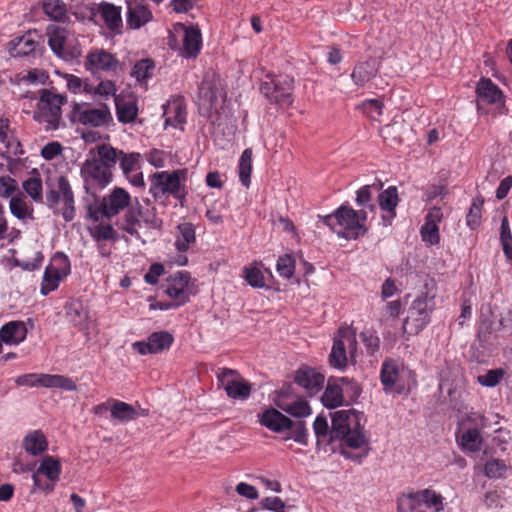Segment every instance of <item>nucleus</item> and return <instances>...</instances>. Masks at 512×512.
<instances>
[{"label": "nucleus", "instance_id": "obj_9", "mask_svg": "<svg viewBox=\"0 0 512 512\" xmlns=\"http://www.w3.org/2000/svg\"><path fill=\"white\" fill-rule=\"evenodd\" d=\"M293 80L288 77L267 76L260 85L261 93L270 103L281 108L289 107L292 102Z\"/></svg>", "mask_w": 512, "mask_h": 512}, {"label": "nucleus", "instance_id": "obj_22", "mask_svg": "<svg viewBox=\"0 0 512 512\" xmlns=\"http://www.w3.org/2000/svg\"><path fill=\"white\" fill-rule=\"evenodd\" d=\"M379 378L386 394L394 391L401 392L402 388H396L400 379V364L397 360L385 359L381 365Z\"/></svg>", "mask_w": 512, "mask_h": 512}, {"label": "nucleus", "instance_id": "obj_5", "mask_svg": "<svg viewBox=\"0 0 512 512\" xmlns=\"http://www.w3.org/2000/svg\"><path fill=\"white\" fill-rule=\"evenodd\" d=\"M46 204L52 213L71 222L76 216L75 199L71 185L65 176L58 178V189L46 192Z\"/></svg>", "mask_w": 512, "mask_h": 512}, {"label": "nucleus", "instance_id": "obj_30", "mask_svg": "<svg viewBox=\"0 0 512 512\" xmlns=\"http://www.w3.org/2000/svg\"><path fill=\"white\" fill-rule=\"evenodd\" d=\"M477 97L486 104H496L503 100L501 89L489 78L482 77L476 85Z\"/></svg>", "mask_w": 512, "mask_h": 512}, {"label": "nucleus", "instance_id": "obj_55", "mask_svg": "<svg viewBox=\"0 0 512 512\" xmlns=\"http://www.w3.org/2000/svg\"><path fill=\"white\" fill-rule=\"evenodd\" d=\"M360 338L365 346L368 355H375L380 348V338L373 330H364L360 333Z\"/></svg>", "mask_w": 512, "mask_h": 512}, {"label": "nucleus", "instance_id": "obj_63", "mask_svg": "<svg viewBox=\"0 0 512 512\" xmlns=\"http://www.w3.org/2000/svg\"><path fill=\"white\" fill-rule=\"evenodd\" d=\"M17 181L10 176L0 177V197L7 199L11 197L17 190Z\"/></svg>", "mask_w": 512, "mask_h": 512}, {"label": "nucleus", "instance_id": "obj_11", "mask_svg": "<svg viewBox=\"0 0 512 512\" xmlns=\"http://www.w3.org/2000/svg\"><path fill=\"white\" fill-rule=\"evenodd\" d=\"M277 408L296 419L302 420L312 414L308 401L295 395L291 385L282 387L274 400Z\"/></svg>", "mask_w": 512, "mask_h": 512}, {"label": "nucleus", "instance_id": "obj_10", "mask_svg": "<svg viewBox=\"0 0 512 512\" xmlns=\"http://www.w3.org/2000/svg\"><path fill=\"white\" fill-rule=\"evenodd\" d=\"M15 382L18 386L57 388L64 391L77 390V384L72 378L59 374L28 373L18 376Z\"/></svg>", "mask_w": 512, "mask_h": 512}, {"label": "nucleus", "instance_id": "obj_21", "mask_svg": "<svg viewBox=\"0 0 512 512\" xmlns=\"http://www.w3.org/2000/svg\"><path fill=\"white\" fill-rule=\"evenodd\" d=\"M359 422V414L355 410H341L332 414L331 438L341 440L349 433L352 424Z\"/></svg>", "mask_w": 512, "mask_h": 512}, {"label": "nucleus", "instance_id": "obj_52", "mask_svg": "<svg viewBox=\"0 0 512 512\" xmlns=\"http://www.w3.org/2000/svg\"><path fill=\"white\" fill-rule=\"evenodd\" d=\"M136 204L138 216L140 217L141 223L144 222L149 228L152 229H161L163 221L160 217L157 216L156 208L151 207L144 210L137 199Z\"/></svg>", "mask_w": 512, "mask_h": 512}, {"label": "nucleus", "instance_id": "obj_48", "mask_svg": "<svg viewBox=\"0 0 512 512\" xmlns=\"http://www.w3.org/2000/svg\"><path fill=\"white\" fill-rule=\"evenodd\" d=\"M337 380L342 390L343 399L346 398L349 402H355L362 391L359 383L348 377H339Z\"/></svg>", "mask_w": 512, "mask_h": 512}, {"label": "nucleus", "instance_id": "obj_47", "mask_svg": "<svg viewBox=\"0 0 512 512\" xmlns=\"http://www.w3.org/2000/svg\"><path fill=\"white\" fill-rule=\"evenodd\" d=\"M155 68L154 61L150 58L141 59L138 61L131 71V76L138 82H146L152 77Z\"/></svg>", "mask_w": 512, "mask_h": 512}, {"label": "nucleus", "instance_id": "obj_41", "mask_svg": "<svg viewBox=\"0 0 512 512\" xmlns=\"http://www.w3.org/2000/svg\"><path fill=\"white\" fill-rule=\"evenodd\" d=\"M243 277L245 281L253 288H265V277L263 273V265L258 262H254L251 265L243 268Z\"/></svg>", "mask_w": 512, "mask_h": 512}, {"label": "nucleus", "instance_id": "obj_37", "mask_svg": "<svg viewBox=\"0 0 512 512\" xmlns=\"http://www.w3.org/2000/svg\"><path fill=\"white\" fill-rule=\"evenodd\" d=\"M111 403V418L121 423H127L135 420L139 413L130 404L110 398Z\"/></svg>", "mask_w": 512, "mask_h": 512}, {"label": "nucleus", "instance_id": "obj_23", "mask_svg": "<svg viewBox=\"0 0 512 512\" xmlns=\"http://www.w3.org/2000/svg\"><path fill=\"white\" fill-rule=\"evenodd\" d=\"M36 37L35 32L29 31L24 35L13 38L7 45L9 55L16 58L32 54L39 45Z\"/></svg>", "mask_w": 512, "mask_h": 512}, {"label": "nucleus", "instance_id": "obj_19", "mask_svg": "<svg viewBox=\"0 0 512 512\" xmlns=\"http://www.w3.org/2000/svg\"><path fill=\"white\" fill-rule=\"evenodd\" d=\"M142 155L138 152L125 153L119 159L120 168L127 180L135 187H144L143 173L140 171Z\"/></svg>", "mask_w": 512, "mask_h": 512}, {"label": "nucleus", "instance_id": "obj_38", "mask_svg": "<svg viewBox=\"0 0 512 512\" xmlns=\"http://www.w3.org/2000/svg\"><path fill=\"white\" fill-rule=\"evenodd\" d=\"M101 16L106 27L114 33H119L122 27V18L120 8L110 3L100 5Z\"/></svg>", "mask_w": 512, "mask_h": 512}, {"label": "nucleus", "instance_id": "obj_36", "mask_svg": "<svg viewBox=\"0 0 512 512\" xmlns=\"http://www.w3.org/2000/svg\"><path fill=\"white\" fill-rule=\"evenodd\" d=\"M321 402L326 408L333 409L344 403L342 390L337 378H329L327 386L321 396Z\"/></svg>", "mask_w": 512, "mask_h": 512}, {"label": "nucleus", "instance_id": "obj_2", "mask_svg": "<svg viewBox=\"0 0 512 512\" xmlns=\"http://www.w3.org/2000/svg\"><path fill=\"white\" fill-rule=\"evenodd\" d=\"M258 422L268 430L283 434L288 433L285 440L292 439L303 446L308 445V429L303 420L293 421L286 416L279 408L268 407L257 415Z\"/></svg>", "mask_w": 512, "mask_h": 512}, {"label": "nucleus", "instance_id": "obj_57", "mask_svg": "<svg viewBox=\"0 0 512 512\" xmlns=\"http://www.w3.org/2000/svg\"><path fill=\"white\" fill-rule=\"evenodd\" d=\"M84 91L88 93H93L95 95H99L102 97H109V96H117L116 95V85L113 81L105 80L101 81L95 88L92 89V87L85 85Z\"/></svg>", "mask_w": 512, "mask_h": 512}, {"label": "nucleus", "instance_id": "obj_24", "mask_svg": "<svg viewBox=\"0 0 512 512\" xmlns=\"http://www.w3.org/2000/svg\"><path fill=\"white\" fill-rule=\"evenodd\" d=\"M398 203V191L395 186H389L379 193L378 204L380 209L384 212L382 221L385 226L391 225L393 219L396 217V207Z\"/></svg>", "mask_w": 512, "mask_h": 512}, {"label": "nucleus", "instance_id": "obj_13", "mask_svg": "<svg viewBox=\"0 0 512 512\" xmlns=\"http://www.w3.org/2000/svg\"><path fill=\"white\" fill-rule=\"evenodd\" d=\"M70 273V260L62 252H57L44 271L40 287L42 295H48L58 288L60 282Z\"/></svg>", "mask_w": 512, "mask_h": 512}, {"label": "nucleus", "instance_id": "obj_62", "mask_svg": "<svg viewBox=\"0 0 512 512\" xmlns=\"http://www.w3.org/2000/svg\"><path fill=\"white\" fill-rule=\"evenodd\" d=\"M482 206L483 200L474 201L469 209L466 222L471 229H476L481 223Z\"/></svg>", "mask_w": 512, "mask_h": 512}, {"label": "nucleus", "instance_id": "obj_15", "mask_svg": "<svg viewBox=\"0 0 512 512\" xmlns=\"http://www.w3.org/2000/svg\"><path fill=\"white\" fill-rule=\"evenodd\" d=\"M81 177L84 181L85 189L104 188L113 178L112 171L104 167L102 162H98L96 158L87 159L81 167Z\"/></svg>", "mask_w": 512, "mask_h": 512}, {"label": "nucleus", "instance_id": "obj_27", "mask_svg": "<svg viewBox=\"0 0 512 512\" xmlns=\"http://www.w3.org/2000/svg\"><path fill=\"white\" fill-rule=\"evenodd\" d=\"M27 336V328L23 321H10L4 324L0 329V343L8 345H18L23 342Z\"/></svg>", "mask_w": 512, "mask_h": 512}, {"label": "nucleus", "instance_id": "obj_26", "mask_svg": "<svg viewBox=\"0 0 512 512\" xmlns=\"http://www.w3.org/2000/svg\"><path fill=\"white\" fill-rule=\"evenodd\" d=\"M184 31L181 55L186 58H196L202 47V34L198 27L180 25Z\"/></svg>", "mask_w": 512, "mask_h": 512}, {"label": "nucleus", "instance_id": "obj_46", "mask_svg": "<svg viewBox=\"0 0 512 512\" xmlns=\"http://www.w3.org/2000/svg\"><path fill=\"white\" fill-rule=\"evenodd\" d=\"M252 172V150L247 148L241 154L239 160V179L243 186L249 187Z\"/></svg>", "mask_w": 512, "mask_h": 512}, {"label": "nucleus", "instance_id": "obj_3", "mask_svg": "<svg viewBox=\"0 0 512 512\" xmlns=\"http://www.w3.org/2000/svg\"><path fill=\"white\" fill-rule=\"evenodd\" d=\"M187 174L188 170L186 168L176 169L172 172H155L149 176V193L155 200L171 195L183 206L187 196L185 186Z\"/></svg>", "mask_w": 512, "mask_h": 512}, {"label": "nucleus", "instance_id": "obj_31", "mask_svg": "<svg viewBox=\"0 0 512 512\" xmlns=\"http://www.w3.org/2000/svg\"><path fill=\"white\" fill-rule=\"evenodd\" d=\"M196 242L195 226L191 222L177 225L174 246L179 253H186Z\"/></svg>", "mask_w": 512, "mask_h": 512}, {"label": "nucleus", "instance_id": "obj_50", "mask_svg": "<svg viewBox=\"0 0 512 512\" xmlns=\"http://www.w3.org/2000/svg\"><path fill=\"white\" fill-rule=\"evenodd\" d=\"M341 440H344L347 446L354 449L367 444L364 428L360 425V422H357Z\"/></svg>", "mask_w": 512, "mask_h": 512}, {"label": "nucleus", "instance_id": "obj_4", "mask_svg": "<svg viewBox=\"0 0 512 512\" xmlns=\"http://www.w3.org/2000/svg\"><path fill=\"white\" fill-rule=\"evenodd\" d=\"M435 294L421 293L411 303L403 322V331L409 335L419 334L431 321L435 309Z\"/></svg>", "mask_w": 512, "mask_h": 512}, {"label": "nucleus", "instance_id": "obj_33", "mask_svg": "<svg viewBox=\"0 0 512 512\" xmlns=\"http://www.w3.org/2000/svg\"><path fill=\"white\" fill-rule=\"evenodd\" d=\"M116 115L119 122L127 124L135 120L138 115V106L135 100L115 96Z\"/></svg>", "mask_w": 512, "mask_h": 512}, {"label": "nucleus", "instance_id": "obj_40", "mask_svg": "<svg viewBox=\"0 0 512 512\" xmlns=\"http://www.w3.org/2000/svg\"><path fill=\"white\" fill-rule=\"evenodd\" d=\"M89 234L96 243L104 241L116 242L119 239L117 231L111 224L98 223L88 228Z\"/></svg>", "mask_w": 512, "mask_h": 512}, {"label": "nucleus", "instance_id": "obj_20", "mask_svg": "<svg viewBox=\"0 0 512 512\" xmlns=\"http://www.w3.org/2000/svg\"><path fill=\"white\" fill-rule=\"evenodd\" d=\"M294 381L305 389L309 396H314L322 390L325 377L313 368L302 367L296 371Z\"/></svg>", "mask_w": 512, "mask_h": 512}, {"label": "nucleus", "instance_id": "obj_43", "mask_svg": "<svg viewBox=\"0 0 512 512\" xmlns=\"http://www.w3.org/2000/svg\"><path fill=\"white\" fill-rule=\"evenodd\" d=\"M141 224L137 209L131 208L125 213L119 223V228L133 237L140 238L138 228L141 227Z\"/></svg>", "mask_w": 512, "mask_h": 512}, {"label": "nucleus", "instance_id": "obj_7", "mask_svg": "<svg viewBox=\"0 0 512 512\" xmlns=\"http://www.w3.org/2000/svg\"><path fill=\"white\" fill-rule=\"evenodd\" d=\"M66 98L60 94H54L48 90H42L34 119L46 124L47 130H56L62 120V105Z\"/></svg>", "mask_w": 512, "mask_h": 512}, {"label": "nucleus", "instance_id": "obj_25", "mask_svg": "<svg viewBox=\"0 0 512 512\" xmlns=\"http://www.w3.org/2000/svg\"><path fill=\"white\" fill-rule=\"evenodd\" d=\"M102 200L105 204L104 208L107 213V218L110 219L130 205L131 197L125 189L115 187L111 193Z\"/></svg>", "mask_w": 512, "mask_h": 512}, {"label": "nucleus", "instance_id": "obj_17", "mask_svg": "<svg viewBox=\"0 0 512 512\" xmlns=\"http://www.w3.org/2000/svg\"><path fill=\"white\" fill-rule=\"evenodd\" d=\"M191 277L187 271H178L167 278L163 285L164 293L177 302L178 305H184L189 301L191 290L189 287Z\"/></svg>", "mask_w": 512, "mask_h": 512}, {"label": "nucleus", "instance_id": "obj_6", "mask_svg": "<svg viewBox=\"0 0 512 512\" xmlns=\"http://www.w3.org/2000/svg\"><path fill=\"white\" fill-rule=\"evenodd\" d=\"M434 512L443 510V497L431 489H423L402 495L397 500L398 512H426V509Z\"/></svg>", "mask_w": 512, "mask_h": 512}, {"label": "nucleus", "instance_id": "obj_49", "mask_svg": "<svg viewBox=\"0 0 512 512\" xmlns=\"http://www.w3.org/2000/svg\"><path fill=\"white\" fill-rule=\"evenodd\" d=\"M481 444L482 438L477 428H470L466 430L460 438V445L462 448L470 452L479 451Z\"/></svg>", "mask_w": 512, "mask_h": 512}, {"label": "nucleus", "instance_id": "obj_53", "mask_svg": "<svg viewBox=\"0 0 512 512\" xmlns=\"http://www.w3.org/2000/svg\"><path fill=\"white\" fill-rule=\"evenodd\" d=\"M24 191L35 201L41 203L43 201V187L39 175L32 176L22 183Z\"/></svg>", "mask_w": 512, "mask_h": 512}, {"label": "nucleus", "instance_id": "obj_32", "mask_svg": "<svg viewBox=\"0 0 512 512\" xmlns=\"http://www.w3.org/2000/svg\"><path fill=\"white\" fill-rule=\"evenodd\" d=\"M22 447L29 455L38 456L48 449V441L41 430H32L24 436Z\"/></svg>", "mask_w": 512, "mask_h": 512}, {"label": "nucleus", "instance_id": "obj_29", "mask_svg": "<svg viewBox=\"0 0 512 512\" xmlns=\"http://www.w3.org/2000/svg\"><path fill=\"white\" fill-rule=\"evenodd\" d=\"M165 124L174 128L186 123V105L182 98H176L164 106Z\"/></svg>", "mask_w": 512, "mask_h": 512}, {"label": "nucleus", "instance_id": "obj_39", "mask_svg": "<svg viewBox=\"0 0 512 512\" xmlns=\"http://www.w3.org/2000/svg\"><path fill=\"white\" fill-rule=\"evenodd\" d=\"M377 74L375 61H365L357 64L352 73L351 78L357 86H364Z\"/></svg>", "mask_w": 512, "mask_h": 512}, {"label": "nucleus", "instance_id": "obj_54", "mask_svg": "<svg viewBox=\"0 0 512 512\" xmlns=\"http://www.w3.org/2000/svg\"><path fill=\"white\" fill-rule=\"evenodd\" d=\"M313 430L318 439V442L323 440L331 443L334 439L331 438V429L328 426L326 417L318 415L313 423Z\"/></svg>", "mask_w": 512, "mask_h": 512}, {"label": "nucleus", "instance_id": "obj_16", "mask_svg": "<svg viewBox=\"0 0 512 512\" xmlns=\"http://www.w3.org/2000/svg\"><path fill=\"white\" fill-rule=\"evenodd\" d=\"M72 113L74 118L85 126H107L113 121L112 114L106 105L100 108H93L87 104H75Z\"/></svg>", "mask_w": 512, "mask_h": 512}, {"label": "nucleus", "instance_id": "obj_51", "mask_svg": "<svg viewBox=\"0 0 512 512\" xmlns=\"http://www.w3.org/2000/svg\"><path fill=\"white\" fill-rule=\"evenodd\" d=\"M9 209L11 214L19 219V220H26V219H33V209L29 208L27 203L18 197H11L9 202Z\"/></svg>", "mask_w": 512, "mask_h": 512}, {"label": "nucleus", "instance_id": "obj_42", "mask_svg": "<svg viewBox=\"0 0 512 512\" xmlns=\"http://www.w3.org/2000/svg\"><path fill=\"white\" fill-rule=\"evenodd\" d=\"M97 154L98 158H96V160L98 162H102L104 167H107L109 171H112V168H114L117 162H119L122 150L114 148L108 144H101L97 146Z\"/></svg>", "mask_w": 512, "mask_h": 512}, {"label": "nucleus", "instance_id": "obj_60", "mask_svg": "<svg viewBox=\"0 0 512 512\" xmlns=\"http://www.w3.org/2000/svg\"><path fill=\"white\" fill-rule=\"evenodd\" d=\"M361 107L369 118L375 120L382 115L384 104L380 99H367L363 101Z\"/></svg>", "mask_w": 512, "mask_h": 512}, {"label": "nucleus", "instance_id": "obj_18", "mask_svg": "<svg viewBox=\"0 0 512 512\" xmlns=\"http://www.w3.org/2000/svg\"><path fill=\"white\" fill-rule=\"evenodd\" d=\"M174 342L173 335L168 331H157L151 333L147 340L137 341L132 347L141 355L159 354L170 349Z\"/></svg>", "mask_w": 512, "mask_h": 512}, {"label": "nucleus", "instance_id": "obj_35", "mask_svg": "<svg viewBox=\"0 0 512 512\" xmlns=\"http://www.w3.org/2000/svg\"><path fill=\"white\" fill-rule=\"evenodd\" d=\"M152 19L151 11L144 5L128 4L127 24L131 29H139Z\"/></svg>", "mask_w": 512, "mask_h": 512}, {"label": "nucleus", "instance_id": "obj_44", "mask_svg": "<svg viewBox=\"0 0 512 512\" xmlns=\"http://www.w3.org/2000/svg\"><path fill=\"white\" fill-rule=\"evenodd\" d=\"M383 184L381 181L375 182L371 185H364L361 187L356 193V203L358 206L367 207L370 211H374L376 209L375 204L371 203L372 201V190L379 191L381 190Z\"/></svg>", "mask_w": 512, "mask_h": 512}, {"label": "nucleus", "instance_id": "obj_12", "mask_svg": "<svg viewBox=\"0 0 512 512\" xmlns=\"http://www.w3.org/2000/svg\"><path fill=\"white\" fill-rule=\"evenodd\" d=\"M216 376L220 386L225 390L229 398L241 400L249 398L252 390L251 384L237 370L219 368Z\"/></svg>", "mask_w": 512, "mask_h": 512}, {"label": "nucleus", "instance_id": "obj_28", "mask_svg": "<svg viewBox=\"0 0 512 512\" xmlns=\"http://www.w3.org/2000/svg\"><path fill=\"white\" fill-rule=\"evenodd\" d=\"M118 64V60L105 50H96L90 52L85 61V68L88 71L95 70L108 71L114 69Z\"/></svg>", "mask_w": 512, "mask_h": 512}, {"label": "nucleus", "instance_id": "obj_1", "mask_svg": "<svg viewBox=\"0 0 512 512\" xmlns=\"http://www.w3.org/2000/svg\"><path fill=\"white\" fill-rule=\"evenodd\" d=\"M319 219L335 232L339 237L345 239H357L367 233L365 210H354L349 205H341L332 214L318 216Z\"/></svg>", "mask_w": 512, "mask_h": 512}, {"label": "nucleus", "instance_id": "obj_59", "mask_svg": "<svg viewBox=\"0 0 512 512\" xmlns=\"http://www.w3.org/2000/svg\"><path fill=\"white\" fill-rule=\"evenodd\" d=\"M505 372L503 369H491L484 375H479L477 381L484 387H495L503 378Z\"/></svg>", "mask_w": 512, "mask_h": 512}, {"label": "nucleus", "instance_id": "obj_34", "mask_svg": "<svg viewBox=\"0 0 512 512\" xmlns=\"http://www.w3.org/2000/svg\"><path fill=\"white\" fill-rule=\"evenodd\" d=\"M38 474L45 475L51 481H57L61 474V465L59 461L52 456H45L37 471L32 475L34 485L40 488Z\"/></svg>", "mask_w": 512, "mask_h": 512}, {"label": "nucleus", "instance_id": "obj_8", "mask_svg": "<svg viewBox=\"0 0 512 512\" xmlns=\"http://www.w3.org/2000/svg\"><path fill=\"white\" fill-rule=\"evenodd\" d=\"M46 35L48 45L57 57L65 61H73L81 55L79 45L69 39V31L66 28L49 25Z\"/></svg>", "mask_w": 512, "mask_h": 512}, {"label": "nucleus", "instance_id": "obj_14", "mask_svg": "<svg viewBox=\"0 0 512 512\" xmlns=\"http://www.w3.org/2000/svg\"><path fill=\"white\" fill-rule=\"evenodd\" d=\"M339 337L334 340L331 353L329 355V363L337 369H344L347 365L346 347L349 348L350 358L353 360L356 352L357 341L354 333L348 329H340Z\"/></svg>", "mask_w": 512, "mask_h": 512}, {"label": "nucleus", "instance_id": "obj_64", "mask_svg": "<svg viewBox=\"0 0 512 512\" xmlns=\"http://www.w3.org/2000/svg\"><path fill=\"white\" fill-rule=\"evenodd\" d=\"M67 314L70 321L75 325L82 324L87 318V312L82 308L81 304H71L68 307Z\"/></svg>", "mask_w": 512, "mask_h": 512}, {"label": "nucleus", "instance_id": "obj_45", "mask_svg": "<svg viewBox=\"0 0 512 512\" xmlns=\"http://www.w3.org/2000/svg\"><path fill=\"white\" fill-rule=\"evenodd\" d=\"M43 11L55 21H62L67 16V7L62 0H43Z\"/></svg>", "mask_w": 512, "mask_h": 512}, {"label": "nucleus", "instance_id": "obj_56", "mask_svg": "<svg viewBox=\"0 0 512 512\" xmlns=\"http://www.w3.org/2000/svg\"><path fill=\"white\" fill-rule=\"evenodd\" d=\"M276 270L281 277L290 279L294 275L295 259L289 254L279 257L276 264Z\"/></svg>", "mask_w": 512, "mask_h": 512}, {"label": "nucleus", "instance_id": "obj_61", "mask_svg": "<svg viewBox=\"0 0 512 512\" xmlns=\"http://www.w3.org/2000/svg\"><path fill=\"white\" fill-rule=\"evenodd\" d=\"M422 240L430 245H436L440 241L439 228L435 224L424 223L420 229Z\"/></svg>", "mask_w": 512, "mask_h": 512}, {"label": "nucleus", "instance_id": "obj_58", "mask_svg": "<svg viewBox=\"0 0 512 512\" xmlns=\"http://www.w3.org/2000/svg\"><path fill=\"white\" fill-rule=\"evenodd\" d=\"M506 470V464L499 459H491L487 461L484 466V474L488 478H500L504 476Z\"/></svg>", "mask_w": 512, "mask_h": 512}]
</instances>
